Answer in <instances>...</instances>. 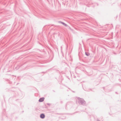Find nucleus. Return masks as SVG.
<instances>
[{
  "mask_svg": "<svg viewBox=\"0 0 121 121\" xmlns=\"http://www.w3.org/2000/svg\"><path fill=\"white\" fill-rule=\"evenodd\" d=\"M104 87H103L104 89Z\"/></svg>",
  "mask_w": 121,
  "mask_h": 121,
  "instance_id": "obj_11",
  "label": "nucleus"
},
{
  "mask_svg": "<svg viewBox=\"0 0 121 121\" xmlns=\"http://www.w3.org/2000/svg\"><path fill=\"white\" fill-rule=\"evenodd\" d=\"M60 102L61 103H63V101H60Z\"/></svg>",
  "mask_w": 121,
  "mask_h": 121,
  "instance_id": "obj_10",
  "label": "nucleus"
},
{
  "mask_svg": "<svg viewBox=\"0 0 121 121\" xmlns=\"http://www.w3.org/2000/svg\"><path fill=\"white\" fill-rule=\"evenodd\" d=\"M78 103L84 106L85 105L86 102L83 99L78 97Z\"/></svg>",
  "mask_w": 121,
  "mask_h": 121,
  "instance_id": "obj_1",
  "label": "nucleus"
},
{
  "mask_svg": "<svg viewBox=\"0 0 121 121\" xmlns=\"http://www.w3.org/2000/svg\"><path fill=\"white\" fill-rule=\"evenodd\" d=\"M44 97L40 98L39 99V101L40 102H42L44 101Z\"/></svg>",
  "mask_w": 121,
  "mask_h": 121,
  "instance_id": "obj_3",
  "label": "nucleus"
},
{
  "mask_svg": "<svg viewBox=\"0 0 121 121\" xmlns=\"http://www.w3.org/2000/svg\"><path fill=\"white\" fill-rule=\"evenodd\" d=\"M119 81L121 82V79H119Z\"/></svg>",
  "mask_w": 121,
  "mask_h": 121,
  "instance_id": "obj_8",
  "label": "nucleus"
},
{
  "mask_svg": "<svg viewBox=\"0 0 121 121\" xmlns=\"http://www.w3.org/2000/svg\"><path fill=\"white\" fill-rule=\"evenodd\" d=\"M42 73H44V72H43Z\"/></svg>",
  "mask_w": 121,
  "mask_h": 121,
  "instance_id": "obj_12",
  "label": "nucleus"
},
{
  "mask_svg": "<svg viewBox=\"0 0 121 121\" xmlns=\"http://www.w3.org/2000/svg\"><path fill=\"white\" fill-rule=\"evenodd\" d=\"M8 81H9V83L10 84H11L12 83V82L10 81L9 80V79H7V80Z\"/></svg>",
  "mask_w": 121,
  "mask_h": 121,
  "instance_id": "obj_6",
  "label": "nucleus"
},
{
  "mask_svg": "<svg viewBox=\"0 0 121 121\" xmlns=\"http://www.w3.org/2000/svg\"><path fill=\"white\" fill-rule=\"evenodd\" d=\"M85 54L87 56H88L90 55V54L88 52H85Z\"/></svg>",
  "mask_w": 121,
  "mask_h": 121,
  "instance_id": "obj_5",
  "label": "nucleus"
},
{
  "mask_svg": "<svg viewBox=\"0 0 121 121\" xmlns=\"http://www.w3.org/2000/svg\"><path fill=\"white\" fill-rule=\"evenodd\" d=\"M47 104L48 105H51V104L49 103H47Z\"/></svg>",
  "mask_w": 121,
  "mask_h": 121,
  "instance_id": "obj_7",
  "label": "nucleus"
},
{
  "mask_svg": "<svg viewBox=\"0 0 121 121\" xmlns=\"http://www.w3.org/2000/svg\"><path fill=\"white\" fill-rule=\"evenodd\" d=\"M97 121H100L98 119H97Z\"/></svg>",
  "mask_w": 121,
  "mask_h": 121,
  "instance_id": "obj_9",
  "label": "nucleus"
},
{
  "mask_svg": "<svg viewBox=\"0 0 121 121\" xmlns=\"http://www.w3.org/2000/svg\"><path fill=\"white\" fill-rule=\"evenodd\" d=\"M58 22L59 23H61L63 25H64L65 26H68V25H67L65 23H64L63 22H61V21H59Z\"/></svg>",
  "mask_w": 121,
  "mask_h": 121,
  "instance_id": "obj_4",
  "label": "nucleus"
},
{
  "mask_svg": "<svg viewBox=\"0 0 121 121\" xmlns=\"http://www.w3.org/2000/svg\"><path fill=\"white\" fill-rule=\"evenodd\" d=\"M45 115L44 114L42 113L40 114V117L41 118L43 119L45 118Z\"/></svg>",
  "mask_w": 121,
  "mask_h": 121,
  "instance_id": "obj_2",
  "label": "nucleus"
}]
</instances>
